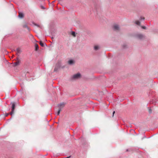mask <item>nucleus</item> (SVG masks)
Segmentation results:
<instances>
[{
	"mask_svg": "<svg viewBox=\"0 0 158 158\" xmlns=\"http://www.w3.org/2000/svg\"><path fill=\"white\" fill-rule=\"evenodd\" d=\"M135 37L140 40H143L145 38V36L144 35L139 33L136 34L135 35Z\"/></svg>",
	"mask_w": 158,
	"mask_h": 158,
	"instance_id": "nucleus-1",
	"label": "nucleus"
},
{
	"mask_svg": "<svg viewBox=\"0 0 158 158\" xmlns=\"http://www.w3.org/2000/svg\"><path fill=\"white\" fill-rule=\"evenodd\" d=\"M11 104L12 105L11 106V111L10 113V114L11 115H12L14 113V110L15 107V102H11Z\"/></svg>",
	"mask_w": 158,
	"mask_h": 158,
	"instance_id": "nucleus-2",
	"label": "nucleus"
},
{
	"mask_svg": "<svg viewBox=\"0 0 158 158\" xmlns=\"http://www.w3.org/2000/svg\"><path fill=\"white\" fill-rule=\"evenodd\" d=\"M81 77V74L79 73H77L74 75L72 77V79H77Z\"/></svg>",
	"mask_w": 158,
	"mask_h": 158,
	"instance_id": "nucleus-3",
	"label": "nucleus"
},
{
	"mask_svg": "<svg viewBox=\"0 0 158 158\" xmlns=\"http://www.w3.org/2000/svg\"><path fill=\"white\" fill-rule=\"evenodd\" d=\"M113 29L114 30L116 31H118L120 30L118 24H115L113 26Z\"/></svg>",
	"mask_w": 158,
	"mask_h": 158,
	"instance_id": "nucleus-4",
	"label": "nucleus"
},
{
	"mask_svg": "<svg viewBox=\"0 0 158 158\" xmlns=\"http://www.w3.org/2000/svg\"><path fill=\"white\" fill-rule=\"evenodd\" d=\"M21 60H18V61H17L16 62L13 63V66L14 67H16L20 65L21 63Z\"/></svg>",
	"mask_w": 158,
	"mask_h": 158,
	"instance_id": "nucleus-5",
	"label": "nucleus"
},
{
	"mask_svg": "<svg viewBox=\"0 0 158 158\" xmlns=\"http://www.w3.org/2000/svg\"><path fill=\"white\" fill-rule=\"evenodd\" d=\"M65 104V103L64 102H62L59 104L58 105V106L59 109L61 110V109L64 106Z\"/></svg>",
	"mask_w": 158,
	"mask_h": 158,
	"instance_id": "nucleus-6",
	"label": "nucleus"
},
{
	"mask_svg": "<svg viewBox=\"0 0 158 158\" xmlns=\"http://www.w3.org/2000/svg\"><path fill=\"white\" fill-rule=\"evenodd\" d=\"M68 63L69 64V65H73V64H74L75 61L73 60H69L68 61Z\"/></svg>",
	"mask_w": 158,
	"mask_h": 158,
	"instance_id": "nucleus-7",
	"label": "nucleus"
},
{
	"mask_svg": "<svg viewBox=\"0 0 158 158\" xmlns=\"http://www.w3.org/2000/svg\"><path fill=\"white\" fill-rule=\"evenodd\" d=\"M100 47L98 45H96L94 47V49L95 50H98L100 48Z\"/></svg>",
	"mask_w": 158,
	"mask_h": 158,
	"instance_id": "nucleus-8",
	"label": "nucleus"
},
{
	"mask_svg": "<svg viewBox=\"0 0 158 158\" xmlns=\"http://www.w3.org/2000/svg\"><path fill=\"white\" fill-rule=\"evenodd\" d=\"M23 27L24 28H26L29 31H30V28L29 27H28L27 25V24H24L23 25Z\"/></svg>",
	"mask_w": 158,
	"mask_h": 158,
	"instance_id": "nucleus-9",
	"label": "nucleus"
},
{
	"mask_svg": "<svg viewBox=\"0 0 158 158\" xmlns=\"http://www.w3.org/2000/svg\"><path fill=\"white\" fill-rule=\"evenodd\" d=\"M19 17L20 18H22L23 17V15L22 13H19Z\"/></svg>",
	"mask_w": 158,
	"mask_h": 158,
	"instance_id": "nucleus-10",
	"label": "nucleus"
},
{
	"mask_svg": "<svg viewBox=\"0 0 158 158\" xmlns=\"http://www.w3.org/2000/svg\"><path fill=\"white\" fill-rule=\"evenodd\" d=\"M16 51L17 52V54H20V53L21 52V50L20 49V48H18L16 49Z\"/></svg>",
	"mask_w": 158,
	"mask_h": 158,
	"instance_id": "nucleus-11",
	"label": "nucleus"
},
{
	"mask_svg": "<svg viewBox=\"0 0 158 158\" xmlns=\"http://www.w3.org/2000/svg\"><path fill=\"white\" fill-rule=\"evenodd\" d=\"M35 51H37L39 49V46L37 44H35Z\"/></svg>",
	"mask_w": 158,
	"mask_h": 158,
	"instance_id": "nucleus-12",
	"label": "nucleus"
},
{
	"mask_svg": "<svg viewBox=\"0 0 158 158\" xmlns=\"http://www.w3.org/2000/svg\"><path fill=\"white\" fill-rule=\"evenodd\" d=\"M40 45L42 47H44V46L45 44L42 42V41H40Z\"/></svg>",
	"mask_w": 158,
	"mask_h": 158,
	"instance_id": "nucleus-13",
	"label": "nucleus"
},
{
	"mask_svg": "<svg viewBox=\"0 0 158 158\" xmlns=\"http://www.w3.org/2000/svg\"><path fill=\"white\" fill-rule=\"evenodd\" d=\"M135 23L138 25H140V22L138 20H137L135 21Z\"/></svg>",
	"mask_w": 158,
	"mask_h": 158,
	"instance_id": "nucleus-14",
	"label": "nucleus"
},
{
	"mask_svg": "<svg viewBox=\"0 0 158 158\" xmlns=\"http://www.w3.org/2000/svg\"><path fill=\"white\" fill-rule=\"evenodd\" d=\"M72 35L74 36H75V33L74 31H72Z\"/></svg>",
	"mask_w": 158,
	"mask_h": 158,
	"instance_id": "nucleus-15",
	"label": "nucleus"
},
{
	"mask_svg": "<svg viewBox=\"0 0 158 158\" xmlns=\"http://www.w3.org/2000/svg\"><path fill=\"white\" fill-rule=\"evenodd\" d=\"M61 110H60V109H59L58 112H57V115H59L60 114V111Z\"/></svg>",
	"mask_w": 158,
	"mask_h": 158,
	"instance_id": "nucleus-16",
	"label": "nucleus"
},
{
	"mask_svg": "<svg viewBox=\"0 0 158 158\" xmlns=\"http://www.w3.org/2000/svg\"><path fill=\"white\" fill-rule=\"evenodd\" d=\"M145 19V18L142 16L141 17L140 19V20H144Z\"/></svg>",
	"mask_w": 158,
	"mask_h": 158,
	"instance_id": "nucleus-17",
	"label": "nucleus"
},
{
	"mask_svg": "<svg viewBox=\"0 0 158 158\" xmlns=\"http://www.w3.org/2000/svg\"><path fill=\"white\" fill-rule=\"evenodd\" d=\"M148 111H149V113H152V110H151V108H150V109H149Z\"/></svg>",
	"mask_w": 158,
	"mask_h": 158,
	"instance_id": "nucleus-18",
	"label": "nucleus"
},
{
	"mask_svg": "<svg viewBox=\"0 0 158 158\" xmlns=\"http://www.w3.org/2000/svg\"><path fill=\"white\" fill-rule=\"evenodd\" d=\"M15 60H16L17 61H18V60H20L18 57H17L16 59H15Z\"/></svg>",
	"mask_w": 158,
	"mask_h": 158,
	"instance_id": "nucleus-19",
	"label": "nucleus"
},
{
	"mask_svg": "<svg viewBox=\"0 0 158 158\" xmlns=\"http://www.w3.org/2000/svg\"><path fill=\"white\" fill-rule=\"evenodd\" d=\"M142 28L144 29H146V27L145 26H142Z\"/></svg>",
	"mask_w": 158,
	"mask_h": 158,
	"instance_id": "nucleus-20",
	"label": "nucleus"
},
{
	"mask_svg": "<svg viewBox=\"0 0 158 158\" xmlns=\"http://www.w3.org/2000/svg\"><path fill=\"white\" fill-rule=\"evenodd\" d=\"M9 114V113H6L5 114V116H7Z\"/></svg>",
	"mask_w": 158,
	"mask_h": 158,
	"instance_id": "nucleus-21",
	"label": "nucleus"
},
{
	"mask_svg": "<svg viewBox=\"0 0 158 158\" xmlns=\"http://www.w3.org/2000/svg\"><path fill=\"white\" fill-rule=\"evenodd\" d=\"M41 7L42 9H44L45 8V7L43 6H41Z\"/></svg>",
	"mask_w": 158,
	"mask_h": 158,
	"instance_id": "nucleus-22",
	"label": "nucleus"
},
{
	"mask_svg": "<svg viewBox=\"0 0 158 158\" xmlns=\"http://www.w3.org/2000/svg\"><path fill=\"white\" fill-rule=\"evenodd\" d=\"M115 113V111H114L113 113V115H112L113 117L114 114Z\"/></svg>",
	"mask_w": 158,
	"mask_h": 158,
	"instance_id": "nucleus-23",
	"label": "nucleus"
},
{
	"mask_svg": "<svg viewBox=\"0 0 158 158\" xmlns=\"http://www.w3.org/2000/svg\"><path fill=\"white\" fill-rule=\"evenodd\" d=\"M30 36H31V37H32V38H33V36L32 35H31Z\"/></svg>",
	"mask_w": 158,
	"mask_h": 158,
	"instance_id": "nucleus-24",
	"label": "nucleus"
},
{
	"mask_svg": "<svg viewBox=\"0 0 158 158\" xmlns=\"http://www.w3.org/2000/svg\"><path fill=\"white\" fill-rule=\"evenodd\" d=\"M35 26H37V27H39V25H37V24H35Z\"/></svg>",
	"mask_w": 158,
	"mask_h": 158,
	"instance_id": "nucleus-25",
	"label": "nucleus"
},
{
	"mask_svg": "<svg viewBox=\"0 0 158 158\" xmlns=\"http://www.w3.org/2000/svg\"><path fill=\"white\" fill-rule=\"evenodd\" d=\"M56 70H57V69H56V68H55V69H54V71H56Z\"/></svg>",
	"mask_w": 158,
	"mask_h": 158,
	"instance_id": "nucleus-26",
	"label": "nucleus"
},
{
	"mask_svg": "<svg viewBox=\"0 0 158 158\" xmlns=\"http://www.w3.org/2000/svg\"><path fill=\"white\" fill-rule=\"evenodd\" d=\"M55 2V1H53L52 2V3H54Z\"/></svg>",
	"mask_w": 158,
	"mask_h": 158,
	"instance_id": "nucleus-27",
	"label": "nucleus"
},
{
	"mask_svg": "<svg viewBox=\"0 0 158 158\" xmlns=\"http://www.w3.org/2000/svg\"><path fill=\"white\" fill-rule=\"evenodd\" d=\"M128 151V149H127V150H126V151Z\"/></svg>",
	"mask_w": 158,
	"mask_h": 158,
	"instance_id": "nucleus-28",
	"label": "nucleus"
}]
</instances>
